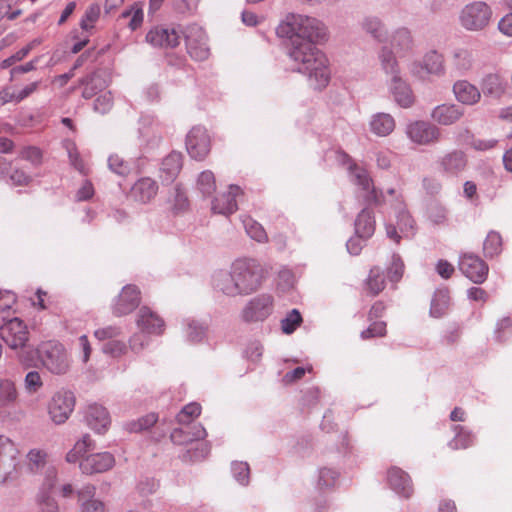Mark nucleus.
Listing matches in <instances>:
<instances>
[{"mask_svg":"<svg viewBox=\"0 0 512 512\" xmlns=\"http://www.w3.org/2000/svg\"><path fill=\"white\" fill-rule=\"evenodd\" d=\"M278 32L291 40L289 57L296 70L308 77L314 89L325 88L330 81L328 59L316 47L328 40L325 24L311 16L290 13L279 25Z\"/></svg>","mask_w":512,"mask_h":512,"instance_id":"f257e3e1","label":"nucleus"},{"mask_svg":"<svg viewBox=\"0 0 512 512\" xmlns=\"http://www.w3.org/2000/svg\"><path fill=\"white\" fill-rule=\"evenodd\" d=\"M381 68L389 78L387 85L395 103L401 108H410L415 96L410 85L401 77L398 61L392 50L383 47L379 53Z\"/></svg>","mask_w":512,"mask_h":512,"instance_id":"f03ea898","label":"nucleus"},{"mask_svg":"<svg viewBox=\"0 0 512 512\" xmlns=\"http://www.w3.org/2000/svg\"><path fill=\"white\" fill-rule=\"evenodd\" d=\"M42 364L53 374H65L69 369L67 353L62 344L55 341L42 343L37 349Z\"/></svg>","mask_w":512,"mask_h":512,"instance_id":"7ed1b4c3","label":"nucleus"},{"mask_svg":"<svg viewBox=\"0 0 512 512\" xmlns=\"http://www.w3.org/2000/svg\"><path fill=\"white\" fill-rule=\"evenodd\" d=\"M492 17L491 8L483 1H474L464 6L459 20L468 31H480L488 26Z\"/></svg>","mask_w":512,"mask_h":512,"instance_id":"20e7f679","label":"nucleus"},{"mask_svg":"<svg viewBox=\"0 0 512 512\" xmlns=\"http://www.w3.org/2000/svg\"><path fill=\"white\" fill-rule=\"evenodd\" d=\"M240 295H249L256 289V263L254 259L239 258L231 267Z\"/></svg>","mask_w":512,"mask_h":512,"instance_id":"39448f33","label":"nucleus"},{"mask_svg":"<svg viewBox=\"0 0 512 512\" xmlns=\"http://www.w3.org/2000/svg\"><path fill=\"white\" fill-rule=\"evenodd\" d=\"M188 54L196 61H204L210 55L207 45V35L202 27L197 24L188 25L182 31Z\"/></svg>","mask_w":512,"mask_h":512,"instance_id":"423d86ee","label":"nucleus"},{"mask_svg":"<svg viewBox=\"0 0 512 512\" xmlns=\"http://www.w3.org/2000/svg\"><path fill=\"white\" fill-rule=\"evenodd\" d=\"M186 150L192 159L203 161L211 150V139L203 126H194L186 136Z\"/></svg>","mask_w":512,"mask_h":512,"instance_id":"0eeeda50","label":"nucleus"},{"mask_svg":"<svg viewBox=\"0 0 512 512\" xmlns=\"http://www.w3.org/2000/svg\"><path fill=\"white\" fill-rule=\"evenodd\" d=\"M75 396L73 392L62 390L56 392L49 405L48 412L55 424H63L74 410Z\"/></svg>","mask_w":512,"mask_h":512,"instance_id":"6e6552de","label":"nucleus"},{"mask_svg":"<svg viewBox=\"0 0 512 512\" xmlns=\"http://www.w3.org/2000/svg\"><path fill=\"white\" fill-rule=\"evenodd\" d=\"M0 338L12 349L24 348L28 341V330L24 322L15 317L0 326Z\"/></svg>","mask_w":512,"mask_h":512,"instance_id":"1a4fd4ad","label":"nucleus"},{"mask_svg":"<svg viewBox=\"0 0 512 512\" xmlns=\"http://www.w3.org/2000/svg\"><path fill=\"white\" fill-rule=\"evenodd\" d=\"M458 265L461 272L475 284H481L487 278L488 265L475 254H463Z\"/></svg>","mask_w":512,"mask_h":512,"instance_id":"9d476101","label":"nucleus"},{"mask_svg":"<svg viewBox=\"0 0 512 512\" xmlns=\"http://www.w3.org/2000/svg\"><path fill=\"white\" fill-rule=\"evenodd\" d=\"M444 70L443 56L436 51L428 52L422 61L413 63L410 69L411 74L420 79L428 75L441 76Z\"/></svg>","mask_w":512,"mask_h":512,"instance_id":"9b49d317","label":"nucleus"},{"mask_svg":"<svg viewBox=\"0 0 512 512\" xmlns=\"http://www.w3.org/2000/svg\"><path fill=\"white\" fill-rule=\"evenodd\" d=\"M406 135L416 144L427 145L439 140L440 130L428 122L415 121L407 125Z\"/></svg>","mask_w":512,"mask_h":512,"instance_id":"f8f14e48","label":"nucleus"},{"mask_svg":"<svg viewBox=\"0 0 512 512\" xmlns=\"http://www.w3.org/2000/svg\"><path fill=\"white\" fill-rule=\"evenodd\" d=\"M146 41L153 47L175 48L180 43V34L175 28L155 26L147 32Z\"/></svg>","mask_w":512,"mask_h":512,"instance_id":"ddd939ff","label":"nucleus"},{"mask_svg":"<svg viewBox=\"0 0 512 512\" xmlns=\"http://www.w3.org/2000/svg\"><path fill=\"white\" fill-rule=\"evenodd\" d=\"M17 449L10 438L0 435V482H6L16 467Z\"/></svg>","mask_w":512,"mask_h":512,"instance_id":"4468645a","label":"nucleus"},{"mask_svg":"<svg viewBox=\"0 0 512 512\" xmlns=\"http://www.w3.org/2000/svg\"><path fill=\"white\" fill-rule=\"evenodd\" d=\"M140 303V291L137 286L128 284L122 288L121 293L118 295L113 313L116 316H123L131 313L138 307Z\"/></svg>","mask_w":512,"mask_h":512,"instance_id":"2eb2a0df","label":"nucleus"},{"mask_svg":"<svg viewBox=\"0 0 512 512\" xmlns=\"http://www.w3.org/2000/svg\"><path fill=\"white\" fill-rule=\"evenodd\" d=\"M114 456L109 452L95 453L81 459L79 468L83 474L102 473L113 467Z\"/></svg>","mask_w":512,"mask_h":512,"instance_id":"dca6fc26","label":"nucleus"},{"mask_svg":"<svg viewBox=\"0 0 512 512\" xmlns=\"http://www.w3.org/2000/svg\"><path fill=\"white\" fill-rule=\"evenodd\" d=\"M84 418L86 424L99 434L105 433L111 424L109 412L104 406L97 403L88 405Z\"/></svg>","mask_w":512,"mask_h":512,"instance_id":"f3484780","label":"nucleus"},{"mask_svg":"<svg viewBox=\"0 0 512 512\" xmlns=\"http://www.w3.org/2000/svg\"><path fill=\"white\" fill-rule=\"evenodd\" d=\"M241 189L237 185H230L228 191L216 196L211 203L214 213L229 216L237 210L236 197Z\"/></svg>","mask_w":512,"mask_h":512,"instance_id":"a211bd4d","label":"nucleus"},{"mask_svg":"<svg viewBox=\"0 0 512 512\" xmlns=\"http://www.w3.org/2000/svg\"><path fill=\"white\" fill-rule=\"evenodd\" d=\"M439 170L449 176H456L462 172L467 165V158L464 152L453 150L440 157L437 161Z\"/></svg>","mask_w":512,"mask_h":512,"instance_id":"6ab92c4d","label":"nucleus"},{"mask_svg":"<svg viewBox=\"0 0 512 512\" xmlns=\"http://www.w3.org/2000/svg\"><path fill=\"white\" fill-rule=\"evenodd\" d=\"M136 322L138 328L147 334L160 335L165 327L163 319L146 306L139 309Z\"/></svg>","mask_w":512,"mask_h":512,"instance_id":"aec40b11","label":"nucleus"},{"mask_svg":"<svg viewBox=\"0 0 512 512\" xmlns=\"http://www.w3.org/2000/svg\"><path fill=\"white\" fill-rule=\"evenodd\" d=\"M207 436L205 428L201 424L183 425L181 428H175L170 439L176 445H187L194 441L202 440Z\"/></svg>","mask_w":512,"mask_h":512,"instance_id":"412c9836","label":"nucleus"},{"mask_svg":"<svg viewBox=\"0 0 512 512\" xmlns=\"http://www.w3.org/2000/svg\"><path fill=\"white\" fill-rule=\"evenodd\" d=\"M349 175L351 181L366 192V199L368 201L375 203L379 202L377 191L373 186L368 172L364 168L359 167L356 164H351L349 167Z\"/></svg>","mask_w":512,"mask_h":512,"instance_id":"4be33fe9","label":"nucleus"},{"mask_svg":"<svg viewBox=\"0 0 512 512\" xmlns=\"http://www.w3.org/2000/svg\"><path fill=\"white\" fill-rule=\"evenodd\" d=\"M387 480L392 490L398 495L409 498L413 493L410 476L398 467H392L387 472Z\"/></svg>","mask_w":512,"mask_h":512,"instance_id":"5701e85b","label":"nucleus"},{"mask_svg":"<svg viewBox=\"0 0 512 512\" xmlns=\"http://www.w3.org/2000/svg\"><path fill=\"white\" fill-rule=\"evenodd\" d=\"M183 166V156L180 152L172 151L161 163L159 176L163 183H172L179 175Z\"/></svg>","mask_w":512,"mask_h":512,"instance_id":"b1692460","label":"nucleus"},{"mask_svg":"<svg viewBox=\"0 0 512 512\" xmlns=\"http://www.w3.org/2000/svg\"><path fill=\"white\" fill-rule=\"evenodd\" d=\"M463 114V109L456 104H441L432 110L431 118L440 125L448 126L460 120Z\"/></svg>","mask_w":512,"mask_h":512,"instance_id":"393cba45","label":"nucleus"},{"mask_svg":"<svg viewBox=\"0 0 512 512\" xmlns=\"http://www.w3.org/2000/svg\"><path fill=\"white\" fill-rule=\"evenodd\" d=\"M453 92L456 99L465 105H474L479 102L481 92L467 80H458L453 85Z\"/></svg>","mask_w":512,"mask_h":512,"instance_id":"a878e982","label":"nucleus"},{"mask_svg":"<svg viewBox=\"0 0 512 512\" xmlns=\"http://www.w3.org/2000/svg\"><path fill=\"white\" fill-rule=\"evenodd\" d=\"M158 191L156 181L149 177L139 179L132 187V194L137 201L142 203L149 202L154 198Z\"/></svg>","mask_w":512,"mask_h":512,"instance_id":"bb28decb","label":"nucleus"},{"mask_svg":"<svg viewBox=\"0 0 512 512\" xmlns=\"http://www.w3.org/2000/svg\"><path fill=\"white\" fill-rule=\"evenodd\" d=\"M369 126L372 133L385 137L395 129V120L388 113H376L371 117Z\"/></svg>","mask_w":512,"mask_h":512,"instance_id":"cd10ccee","label":"nucleus"},{"mask_svg":"<svg viewBox=\"0 0 512 512\" xmlns=\"http://www.w3.org/2000/svg\"><path fill=\"white\" fill-rule=\"evenodd\" d=\"M481 89L485 96L499 99L506 91V85L497 74H488L481 81Z\"/></svg>","mask_w":512,"mask_h":512,"instance_id":"c85d7f7f","label":"nucleus"},{"mask_svg":"<svg viewBox=\"0 0 512 512\" xmlns=\"http://www.w3.org/2000/svg\"><path fill=\"white\" fill-rule=\"evenodd\" d=\"M213 281L214 287L222 293L228 296L240 295V291L238 286H236L232 271H218L215 273Z\"/></svg>","mask_w":512,"mask_h":512,"instance_id":"c756f323","label":"nucleus"},{"mask_svg":"<svg viewBox=\"0 0 512 512\" xmlns=\"http://www.w3.org/2000/svg\"><path fill=\"white\" fill-rule=\"evenodd\" d=\"M375 230V221L372 212L363 209L355 220V233L361 237L369 238Z\"/></svg>","mask_w":512,"mask_h":512,"instance_id":"7c9ffc66","label":"nucleus"},{"mask_svg":"<svg viewBox=\"0 0 512 512\" xmlns=\"http://www.w3.org/2000/svg\"><path fill=\"white\" fill-rule=\"evenodd\" d=\"M363 31L371 35L378 42H383L386 39V29L381 20L375 16H367L361 22Z\"/></svg>","mask_w":512,"mask_h":512,"instance_id":"2f4dec72","label":"nucleus"},{"mask_svg":"<svg viewBox=\"0 0 512 512\" xmlns=\"http://www.w3.org/2000/svg\"><path fill=\"white\" fill-rule=\"evenodd\" d=\"M453 431L455 432V437L448 443L451 449H466L473 444L474 435L464 426L454 425Z\"/></svg>","mask_w":512,"mask_h":512,"instance_id":"473e14b6","label":"nucleus"},{"mask_svg":"<svg viewBox=\"0 0 512 512\" xmlns=\"http://www.w3.org/2000/svg\"><path fill=\"white\" fill-rule=\"evenodd\" d=\"M472 52L466 48H456L452 53L453 67L460 73H465L473 67Z\"/></svg>","mask_w":512,"mask_h":512,"instance_id":"72a5a7b5","label":"nucleus"},{"mask_svg":"<svg viewBox=\"0 0 512 512\" xmlns=\"http://www.w3.org/2000/svg\"><path fill=\"white\" fill-rule=\"evenodd\" d=\"M18 398V392L13 381L0 379V408L13 406Z\"/></svg>","mask_w":512,"mask_h":512,"instance_id":"f704fd0d","label":"nucleus"},{"mask_svg":"<svg viewBox=\"0 0 512 512\" xmlns=\"http://www.w3.org/2000/svg\"><path fill=\"white\" fill-rule=\"evenodd\" d=\"M449 306V295L445 290H438L434 293L430 305V315L434 318L442 317Z\"/></svg>","mask_w":512,"mask_h":512,"instance_id":"c9c22d12","label":"nucleus"},{"mask_svg":"<svg viewBox=\"0 0 512 512\" xmlns=\"http://www.w3.org/2000/svg\"><path fill=\"white\" fill-rule=\"evenodd\" d=\"M412 36L406 28H400L394 32L391 38V45L399 53H404L412 48Z\"/></svg>","mask_w":512,"mask_h":512,"instance_id":"e433bc0d","label":"nucleus"},{"mask_svg":"<svg viewBox=\"0 0 512 512\" xmlns=\"http://www.w3.org/2000/svg\"><path fill=\"white\" fill-rule=\"evenodd\" d=\"M502 251V237L501 235L492 230L490 231L483 243V252L485 257L487 258H493L494 256H497Z\"/></svg>","mask_w":512,"mask_h":512,"instance_id":"4c0bfd02","label":"nucleus"},{"mask_svg":"<svg viewBox=\"0 0 512 512\" xmlns=\"http://www.w3.org/2000/svg\"><path fill=\"white\" fill-rule=\"evenodd\" d=\"M339 475V472L333 468L323 467L319 469L317 488L321 491L333 488L338 481Z\"/></svg>","mask_w":512,"mask_h":512,"instance_id":"58836bf2","label":"nucleus"},{"mask_svg":"<svg viewBox=\"0 0 512 512\" xmlns=\"http://www.w3.org/2000/svg\"><path fill=\"white\" fill-rule=\"evenodd\" d=\"M366 287L372 296L379 294L385 287L383 272L380 267H373L366 280Z\"/></svg>","mask_w":512,"mask_h":512,"instance_id":"ea45409f","label":"nucleus"},{"mask_svg":"<svg viewBox=\"0 0 512 512\" xmlns=\"http://www.w3.org/2000/svg\"><path fill=\"white\" fill-rule=\"evenodd\" d=\"M197 187L204 197L211 196L216 190V181L213 172L210 170L201 172L197 180Z\"/></svg>","mask_w":512,"mask_h":512,"instance_id":"a19ab883","label":"nucleus"},{"mask_svg":"<svg viewBox=\"0 0 512 512\" xmlns=\"http://www.w3.org/2000/svg\"><path fill=\"white\" fill-rule=\"evenodd\" d=\"M158 421V415L155 413H149L145 416L140 417L137 420L128 422L126 424V429L129 432L139 433L145 430H148L152 426H154Z\"/></svg>","mask_w":512,"mask_h":512,"instance_id":"79ce46f5","label":"nucleus"},{"mask_svg":"<svg viewBox=\"0 0 512 512\" xmlns=\"http://www.w3.org/2000/svg\"><path fill=\"white\" fill-rule=\"evenodd\" d=\"M201 414V406L196 402L185 405L177 414L176 420L181 425H190Z\"/></svg>","mask_w":512,"mask_h":512,"instance_id":"37998d69","label":"nucleus"},{"mask_svg":"<svg viewBox=\"0 0 512 512\" xmlns=\"http://www.w3.org/2000/svg\"><path fill=\"white\" fill-rule=\"evenodd\" d=\"M302 316L298 309H292L281 320V330L284 334H292L302 323Z\"/></svg>","mask_w":512,"mask_h":512,"instance_id":"c03bdc74","label":"nucleus"},{"mask_svg":"<svg viewBox=\"0 0 512 512\" xmlns=\"http://www.w3.org/2000/svg\"><path fill=\"white\" fill-rule=\"evenodd\" d=\"M108 167L113 173L120 176L128 175L131 170L130 163L117 154L109 156Z\"/></svg>","mask_w":512,"mask_h":512,"instance_id":"a18cd8bd","label":"nucleus"},{"mask_svg":"<svg viewBox=\"0 0 512 512\" xmlns=\"http://www.w3.org/2000/svg\"><path fill=\"white\" fill-rule=\"evenodd\" d=\"M232 475L241 485H247L250 479V468L246 462L235 461L231 464Z\"/></svg>","mask_w":512,"mask_h":512,"instance_id":"49530a36","label":"nucleus"},{"mask_svg":"<svg viewBox=\"0 0 512 512\" xmlns=\"http://www.w3.org/2000/svg\"><path fill=\"white\" fill-rule=\"evenodd\" d=\"M100 16V6L96 3L91 4L86 9L81 21L80 27L84 31H89L93 28V23H95Z\"/></svg>","mask_w":512,"mask_h":512,"instance_id":"de8ad7c7","label":"nucleus"},{"mask_svg":"<svg viewBox=\"0 0 512 512\" xmlns=\"http://www.w3.org/2000/svg\"><path fill=\"white\" fill-rule=\"evenodd\" d=\"M397 227L404 236L408 237L413 235L414 231V220L411 217L410 213L401 210L397 215Z\"/></svg>","mask_w":512,"mask_h":512,"instance_id":"09e8293b","label":"nucleus"},{"mask_svg":"<svg viewBox=\"0 0 512 512\" xmlns=\"http://www.w3.org/2000/svg\"><path fill=\"white\" fill-rule=\"evenodd\" d=\"M122 18H131L128 26L131 28V30H136L143 22V10L141 7H137L135 4L134 6H131L129 9L124 10L121 13Z\"/></svg>","mask_w":512,"mask_h":512,"instance_id":"8fccbe9b","label":"nucleus"},{"mask_svg":"<svg viewBox=\"0 0 512 512\" xmlns=\"http://www.w3.org/2000/svg\"><path fill=\"white\" fill-rule=\"evenodd\" d=\"M96 80L97 71H94L79 79V85L84 87L82 91V97L84 99H91L97 94V87L92 85Z\"/></svg>","mask_w":512,"mask_h":512,"instance_id":"3c124183","label":"nucleus"},{"mask_svg":"<svg viewBox=\"0 0 512 512\" xmlns=\"http://www.w3.org/2000/svg\"><path fill=\"white\" fill-rule=\"evenodd\" d=\"M206 334V328L200 323L192 320L187 324L186 335L190 342L198 343L202 341Z\"/></svg>","mask_w":512,"mask_h":512,"instance_id":"603ef678","label":"nucleus"},{"mask_svg":"<svg viewBox=\"0 0 512 512\" xmlns=\"http://www.w3.org/2000/svg\"><path fill=\"white\" fill-rule=\"evenodd\" d=\"M403 272H404V263H403L402 259L398 255H393L391 264L387 268V274H388L389 280L391 282H398L402 278Z\"/></svg>","mask_w":512,"mask_h":512,"instance_id":"864d4df0","label":"nucleus"},{"mask_svg":"<svg viewBox=\"0 0 512 512\" xmlns=\"http://www.w3.org/2000/svg\"><path fill=\"white\" fill-rule=\"evenodd\" d=\"M113 96L110 91L99 95L94 101V111L100 114L108 113L113 107Z\"/></svg>","mask_w":512,"mask_h":512,"instance_id":"5fc2aeb1","label":"nucleus"},{"mask_svg":"<svg viewBox=\"0 0 512 512\" xmlns=\"http://www.w3.org/2000/svg\"><path fill=\"white\" fill-rule=\"evenodd\" d=\"M102 350L112 357H120L126 352L127 346L124 341L113 339L104 343Z\"/></svg>","mask_w":512,"mask_h":512,"instance_id":"6e6d98bb","label":"nucleus"},{"mask_svg":"<svg viewBox=\"0 0 512 512\" xmlns=\"http://www.w3.org/2000/svg\"><path fill=\"white\" fill-rule=\"evenodd\" d=\"M39 512H59L56 501L44 491H40L37 497Z\"/></svg>","mask_w":512,"mask_h":512,"instance_id":"4d7b16f0","label":"nucleus"},{"mask_svg":"<svg viewBox=\"0 0 512 512\" xmlns=\"http://www.w3.org/2000/svg\"><path fill=\"white\" fill-rule=\"evenodd\" d=\"M386 334V323L383 321L373 322L361 332V338L366 340L374 337H382Z\"/></svg>","mask_w":512,"mask_h":512,"instance_id":"13d9d810","label":"nucleus"},{"mask_svg":"<svg viewBox=\"0 0 512 512\" xmlns=\"http://www.w3.org/2000/svg\"><path fill=\"white\" fill-rule=\"evenodd\" d=\"M172 197H173L172 201H173L174 210L183 211L188 207L189 201H188L186 192L179 185H176L173 188Z\"/></svg>","mask_w":512,"mask_h":512,"instance_id":"bf43d9fd","label":"nucleus"},{"mask_svg":"<svg viewBox=\"0 0 512 512\" xmlns=\"http://www.w3.org/2000/svg\"><path fill=\"white\" fill-rule=\"evenodd\" d=\"M33 49V43H29L20 50H18L15 54L11 55L10 57L4 59L1 62V68L6 69L11 67L13 64H15L18 61L23 60Z\"/></svg>","mask_w":512,"mask_h":512,"instance_id":"052dcab7","label":"nucleus"},{"mask_svg":"<svg viewBox=\"0 0 512 512\" xmlns=\"http://www.w3.org/2000/svg\"><path fill=\"white\" fill-rule=\"evenodd\" d=\"M273 310V298L270 295H262L258 298V320L267 318Z\"/></svg>","mask_w":512,"mask_h":512,"instance_id":"680f3d73","label":"nucleus"},{"mask_svg":"<svg viewBox=\"0 0 512 512\" xmlns=\"http://www.w3.org/2000/svg\"><path fill=\"white\" fill-rule=\"evenodd\" d=\"M149 343V337L146 332L140 330L135 333L129 340L130 348L135 353H140Z\"/></svg>","mask_w":512,"mask_h":512,"instance_id":"e2e57ef3","label":"nucleus"},{"mask_svg":"<svg viewBox=\"0 0 512 512\" xmlns=\"http://www.w3.org/2000/svg\"><path fill=\"white\" fill-rule=\"evenodd\" d=\"M428 217L435 224H442L446 221L447 211L440 204L433 203L429 206Z\"/></svg>","mask_w":512,"mask_h":512,"instance_id":"0e129e2a","label":"nucleus"},{"mask_svg":"<svg viewBox=\"0 0 512 512\" xmlns=\"http://www.w3.org/2000/svg\"><path fill=\"white\" fill-rule=\"evenodd\" d=\"M25 388L29 393H35L42 387V380L39 372L30 371L25 377Z\"/></svg>","mask_w":512,"mask_h":512,"instance_id":"69168bd1","label":"nucleus"},{"mask_svg":"<svg viewBox=\"0 0 512 512\" xmlns=\"http://www.w3.org/2000/svg\"><path fill=\"white\" fill-rule=\"evenodd\" d=\"M200 0H174L173 6L177 13L192 14L198 6Z\"/></svg>","mask_w":512,"mask_h":512,"instance_id":"338daca9","label":"nucleus"},{"mask_svg":"<svg viewBox=\"0 0 512 512\" xmlns=\"http://www.w3.org/2000/svg\"><path fill=\"white\" fill-rule=\"evenodd\" d=\"M496 337L499 341L506 340L507 337L512 335V320L510 318H503L497 323Z\"/></svg>","mask_w":512,"mask_h":512,"instance_id":"774afa93","label":"nucleus"}]
</instances>
